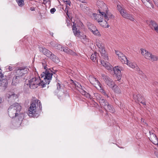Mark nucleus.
Instances as JSON below:
<instances>
[{"instance_id":"f257e3e1","label":"nucleus","mask_w":158,"mask_h":158,"mask_svg":"<svg viewBox=\"0 0 158 158\" xmlns=\"http://www.w3.org/2000/svg\"><path fill=\"white\" fill-rule=\"evenodd\" d=\"M42 63L43 67L45 69V71L43 72L40 76L41 79L43 78V80L42 81L45 87L46 85H48L49 84L52 79L53 73L52 70L53 69L52 68L48 69L47 67V64L45 60H42Z\"/></svg>"},{"instance_id":"f03ea898","label":"nucleus","mask_w":158,"mask_h":158,"mask_svg":"<svg viewBox=\"0 0 158 158\" xmlns=\"http://www.w3.org/2000/svg\"><path fill=\"white\" fill-rule=\"evenodd\" d=\"M21 106L19 103H15L11 105L8 109V114L11 118L16 117L17 115L20 113Z\"/></svg>"},{"instance_id":"7ed1b4c3","label":"nucleus","mask_w":158,"mask_h":158,"mask_svg":"<svg viewBox=\"0 0 158 158\" xmlns=\"http://www.w3.org/2000/svg\"><path fill=\"white\" fill-rule=\"evenodd\" d=\"M29 84L30 85V88L31 89H35L38 87L41 86L42 87H45L40 78L39 76H35L31 78L29 81Z\"/></svg>"},{"instance_id":"20e7f679","label":"nucleus","mask_w":158,"mask_h":158,"mask_svg":"<svg viewBox=\"0 0 158 158\" xmlns=\"http://www.w3.org/2000/svg\"><path fill=\"white\" fill-rule=\"evenodd\" d=\"M36 106H38L40 109H42V105L40 100L36 99L31 102V105L28 110V115L30 116H35Z\"/></svg>"},{"instance_id":"39448f33","label":"nucleus","mask_w":158,"mask_h":158,"mask_svg":"<svg viewBox=\"0 0 158 158\" xmlns=\"http://www.w3.org/2000/svg\"><path fill=\"white\" fill-rule=\"evenodd\" d=\"M142 54L144 57L152 61L158 60V56L152 55L151 52H148L145 49H141Z\"/></svg>"},{"instance_id":"423d86ee","label":"nucleus","mask_w":158,"mask_h":158,"mask_svg":"<svg viewBox=\"0 0 158 158\" xmlns=\"http://www.w3.org/2000/svg\"><path fill=\"white\" fill-rule=\"evenodd\" d=\"M101 106L103 107L106 111H109L113 113L115 112V110L113 106L109 104L107 101L103 98L100 100L99 102Z\"/></svg>"},{"instance_id":"0eeeda50","label":"nucleus","mask_w":158,"mask_h":158,"mask_svg":"<svg viewBox=\"0 0 158 158\" xmlns=\"http://www.w3.org/2000/svg\"><path fill=\"white\" fill-rule=\"evenodd\" d=\"M117 8L123 17L132 21H133L134 20V19L132 15L131 14L127 13L122 6L120 5H117Z\"/></svg>"},{"instance_id":"6e6552de","label":"nucleus","mask_w":158,"mask_h":158,"mask_svg":"<svg viewBox=\"0 0 158 158\" xmlns=\"http://www.w3.org/2000/svg\"><path fill=\"white\" fill-rule=\"evenodd\" d=\"M29 71V69L27 66H23L18 67L15 70V73L17 76L22 77L24 75L27 73Z\"/></svg>"},{"instance_id":"1a4fd4ad","label":"nucleus","mask_w":158,"mask_h":158,"mask_svg":"<svg viewBox=\"0 0 158 158\" xmlns=\"http://www.w3.org/2000/svg\"><path fill=\"white\" fill-rule=\"evenodd\" d=\"M6 98L9 102H13L15 100L17 99L18 96L13 92L8 91L6 94Z\"/></svg>"},{"instance_id":"9d476101","label":"nucleus","mask_w":158,"mask_h":158,"mask_svg":"<svg viewBox=\"0 0 158 158\" xmlns=\"http://www.w3.org/2000/svg\"><path fill=\"white\" fill-rule=\"evenodd\" d=\"M99 12L102 14V15H104V17L105 20H102V21L99 22V23L101 26L103 27H108L109 26L108 25V21L109 17H108L107 12H106V13H105L104 12H101L100 10H99Z\"/></svg>"},{"instance_id":"9b49d317","label":"nucleus","mask_w":158,"mask_h":158,"mask_svg":"<svg viewBox=\"0 0 158 158\" xmlns=\"http://www.w3.org/2000/svg\"><path fill=\"white\" fill-rule=\"evenodd\" d=\"M102 76L106 83L110 88H113L114 86L115 85L114 82L108 76L103 74H102Z\"/></svg>"},{"instance_id":"f8f14e48","label":"nucleus","mask_w":158,"mask_h":158,"mask_svg":"<svg viewBox=\"0 0 158 158\" xmlns=\"http://www.w3.org/2000/svg\"><path fill=\"white\" fill-rule=\"evenodd\" d=\"M89 80L90 83L97 88H101V85L98 81L92 76H89Z\"/></svg>"},{"instance_id":"ddd939ff","label":"nucleus","mask_w":158,"mask_h":158,"mask_svg":"<svg viewBox=\"0 0 158 158\" xmlns=\"http://www.w3.org/2000/svg\"><path fill=\"white\" fill-rule=\"evenodd\" d=\"M10 77L6 75L4 76L3 74V76H0V86L6 88L8 85L7 80L9 79Z\"/></svg>"},{"instance_id":"4468645a","label":"nucleus","mask_w":158,"mask_h":158,"mask_svg":"<svg viewBox=\"0 0 158 158\" xmlns=\"http://www.w3.org/2000/svg\"><path fill=\"white\" fill-rule=\"evenodd\" d=\"M115 52L116 55L118 57V58L123 64L127 63V57L123 53L118 50H115Z\"/></svg>"},{"instance_id":"2eb2a0df","label":"nucleus","mask_w":158,"mask_h":158,"mask_svg":"<svg viewBox=\"0 0 158 158\" xmlns=\"http://www.w3.org/2000/svg\"><path fill=\"white\" fill-rule=\"evenodd\" d=\"M154 132V131L153 130L149 131L150 137H149V139L154 144H158V139Z\"/></svg>"},{"instance_id":"dca6fc26","label":"nucleus","mask_w":158,"mask_h":158,"mask_svg":"<svg viewBox=\"0 0 158 158\" xmlns=\"http://www.w3.org/2000/svg\"><path fill=\"white\" fill-rule=\"evenodd\" d=\"M122 68L121 67H120L119 66L115 67L113 68L114 73L118 81L120 80L122 74L121 70H122Z\"/></svg>"},{"instance_id":"f3484780","label":"nucleus","mask_w":158,"mask_h":158,"mask_svg":"<svg viewBox=\"0 0 158 158\" xmlns=\"http://www.w3.org/2000/svg\"><path fill=\"white\" fill-rule=\"evenodd\" d=\"M134 99L137 100V101L143 105H146V103L145 98L142 96L141 95H134L133 96Z\"/></svg>"},{"instance_id":"a211bd4d","label":"nucleus","mask_w":158,"mask_h":158,"mask_svg":"<svg viewBox=\"0 0 158 158\" xmlns=\"http://www.w3.org/2000/svg\"><path fill=\"white\" fill-rule=\"evenodd\" d=\"M79 89H78L79 91L83 95L87 98H91V95L86 91V89L83 86L81 85V86L79 87Z\"/></svg>"},{"instance_id":"6ab92c4d","label":"nucleus","mask_w":158,"mask_h":158,"mask_svg":"<svg viewBox=\"0 0 158 158\" xmlns=\"http://www.w3.org/2000/svg\"><path fill=\"white\" fill-rule=\"evenodd\" d=\"M24 115L23 114H20L19 113L16 116V118L15 122L16 125L18 126H20L22 122L23 119Z\"/></svg>"},{"instance_id":"aec40b11","label":"nucleus","mask_w":158,"mask_h":158,"mask_svg":"<svg viewBox=\"0 0 158 158\" xmlns=\"http://www.w3.org/2000/svg\"><path fill=\"white\" fill-rule=\"evenodd\" d=\"M23 78L21 77L17 76L15 74V76L12 79V84L13 85H16L23 80Z\"/></svg>"},{"instance_id":"412c9836","label":"nucleus","mask_w":158,"mask_h":158,"mask_svg":"<svg viewBox=\"0 0 158 158\" xmlns=\"http://www.w3.org/2000/svg\"><path fill=\"white\" fill-rule=\"evenodd\" d=\"M99 51L101 53V56L102 57V58H103L105 60H108V57L107 56L106 52L105 51V48L104 47H102V48H99Z\"/></svg>"},{"instance_id":"4be33fe9","label":"nucleus","mask_w":158,"mask_h":158,"mask_svg":"<svg viewBox=\"0 0 158 158\" xmlns=\"http://www.w3.org/2000/svg\"><path fill=\"white\" fill-rule=\"evenodd\" d=\"M72 30L73 31V32L75 36L80 37V31L79 30L77 29L76 28V24L73 23V26Z\"/></svg>"},{"instance_id":"5701e85b","label":"nucleus","mask_w":158,"mask_h":158,"mask_svg":"<svg viewBox=\"0 0 158 158\" xmlns=\"http://www.w3.org/2000/svg\"><path fill=\"white\" fill-rule=\"evenodd\" d=\"M93 16L94 17V19L97 20L99 23L102 21L103 19L102 18L104 17V15H102L101 14V15L96 14L95 13H93Z\"/></svg>"},{"instance_id":"b1692460","label":"nucleus","mask_w":158,"mask_h":158,"mask_svg":"<svg viewBox=\"0 0 158 158\" xmlns=\"http://www.w3.org/2000/svg\"><path fill=\"white\" fill-rule=\"evenodd\" d=\"M63 51L68 54L73 56H75L77 55L76 53L75 52L73 51L72 50L70 49L68 47L64 48Z\"/></svg>"},{"instance_id":"393cba45","label":"nucleus","mask_w":158,"mask_h":158,"mask_svg":"<svg viewBox=\"0 0 158 158\" xmlns=\"http://www.w3.org/2000/svg\"><path fill=\"white\" fill-rule=\"evenodd\" d=\"M141 1L147 7L149 8H153V5L150 0H141Z\"/></svg>"},{"instance_id":"a878e982","label":"nucleus","mask_w":158,"mask_h":158,"mask_svg":"<svg viewBox=\"0 0 158 158\" xmlns=\"http://www.w3.org/2000/svg\"><path fill=\"white\" fill-rule=\"evenodd\" d=\"M101 64L108 70L110 69V68H111L110 67V64L108 62L105 61L103 60H101Z\"/></svg>"},{"instance_id":"bb28decb","label":"nucleus","mask_w":158,"mask_h":158,"mask_svg":"<svg viewBox=\"0 0 158 158\" xmlns=\"http://www.w3.org/2000/svg\"><path fill=\"white\" fill-rule=\"evenodd\" d=\"M149 26L152 30L158 25L157 23L154 20H151L149 22Z\"/></svg>"},{"instance_id":"cd10ccee","label":"nucleus","mask_w":158,"mask_h":158,"mask_svg":"<svg viewBox=\"0 0 158 158\" xmlns=\"http://www.w3.org/2000/svg\"><path fill=\"white\" fill-rule=\"evenodd\" d=\"M87 25L89 29L92 32L94 31H95V30H96V26L92 23L88 22L87 23Z\"/></svg>"},{"instance_id":"c85d7f7f","label":"nucleus","mask_w":158,"mask_h":158,"mask_svg":"<svg viewBox=\"0 0 158 158\" xmlns=\"http://www.w3.org/2000/svg\"><path fill=\"white\" fill-rule=\"evenodd\" d=\"M111 88L114 91L115 93L118 94H121V90L120 88L118 86L115 85L114 86L113 88Z\"/></svg>"},{"instance_id":"c756f323","label":"nucleus","mask_w":158,"mask_h":158,"mask_svg":"<svg viewBox=\"0 0 158 158\" xmlns=\"http://www.w3.org/2000/svg\"><path fill=\"white\" fill-rule=\"evenodd\" d=\"M98 55V53L96 52H95L94 54H93L91 55L90 59L93 61H98L97 58Z\"/></svg>"},{"instance_id":"7c9ffc66","label":"nucleus","mask_w":158,"mask_h":158,"mask_svg":"<svg viewBox=\"0 0 158 158\" xmlns=\"http://www.w3.org/2000/svg\"><path fill=\"white\" fill-rule=\"evenodd\" d=\"M50 58L52 60L56 63H58L60 60L58 57H56L55 55L54 54H52V56L50 57Z\"/></svg>"},{"instance_id":"2f4dec72","label":"nucleus","mask_w":158,"mask_h":158,"mask_svg":"<svg viewBox=\"0 0 158 158\" xmlns=\"http://www.w3.org/2000/svg\"><path fill=\"white\" fill-rule=\"evenodd\" d=\"M29 88H30V87L29 84H25L23 87V91L24 92L26 93H28Z\"/></svg>"},{"instance_id":"473e14b6","label":"nucleus","mask_w":158,"mask_h":158,"mask_svg":"<svg viewBox=\"0 0 158 158\" xmlns=\"http://www.w3.org/2000/svg\"><path fill=\"white\" fill-rule=\"evenodd\" d=\"M16 1L19 6L22 7L24 5V0H16Z\"/></svg>"},{"instance_id":"72a5a7b5","label":"nucleus","mask_w":158,"mask_h":158,"mask_svg":"<svg viewBox=\"0 0 158 158\" xmlns=\"http://www.w3.org/2000/svg\"><path fill=\"white\" fill-rule=\"evenodd\" d=\"M94 97L96 98V99L99 100V102H100V100L101 99L103 98L101 95L98 93H95L94 94Z\"/></svg>"},{"instance_id":"f704fd0d","label":"nucleus","mask_w":158,"mask_h":158,"mask_svg":"<svg viewBox=\"0 0 158 158\" xmlns=\"http://www.w3.org/2000/svg\"><path fill=\"white\" fill-rule=\"evenodd\" d=\"M96 45L99 49L102 48L103 47V45L102 42L99 41V40H96Z\"/></svg>"},{"instance_id":"c9c22d12","label":"nucleus","mask_w":158,"mask_h":158,"mask_svg":"<svg viewBox=\"0 0 158 158\" xmlns=\"http://www.w3.org/2000/svg\"><path fill=\"white\" fill-rule=\"evenodd\" d=\"M127 63H123V64H127L130 67H131L133 69L135 68V66L136 65V64H134L130 62V61H129L127 59Z\"/></svg>"},{"instance_id":"e433bc0d","label":"nucleus","mask_w":158,"mask_h":158,"mask_svg":"<svg viewBox=\"0 0 158 158\" xmlns=\"http://www.w3.org/2000/svg\"><path fill=\"white\" fill-rule=\"evenodd\" d=\"M52 54H53L51 52L47 49L44 55H45L47 57L50 58Z\"/></svg>"},{"instance_id":"4c0bfd02","label":"nucleus","mask_w":158,"mask_h":158,"mask_svg":"<svg viewBox=\"0 0 158 158\" xmlns=\"http://www.w3.org/2000/svg\"><path fill=\"white\" fill-rule=\"evenodd\" d=\"M39 51L40 52L44 54L47 49L44 47H39Z\"/></svg>"},{"instance_id":"58836bf2","label":"nucleus","mask_w":158,"mask_h":158,"mask_svg":"<svg viewBox=\"0 0 158 158\" xmlns=\"http://www.w3.org/2000/svg\"><path fill=\"white\" fill-rule=\"evenodd\" d=\"M73 83L75 85L76 88L78 89L79 88V87L81 86V84L76 81H73Z\"/></svg>"},{"instance_id":"ea45409f","label":"nucleus","mask_w":158,"mask_h":158,"mask_svg":"<svg viewBox=\"0 0 158 158\" xmlns=\"http://www.w3.org/2000/svg\"><path fill=\"white\" fill-rule=\"evenodd\" d=\"M92 33L94 35H96L97 36H101V34H100L99 32L97 29V28L96 29V30H95V31H93L92 32Z\"/></svg>"},{"instance_id":"a19ab883","label":"nucleus","mask_w":158,"mask_h":158,"mask_svg":"<svg viewBox=\"0 0 158 158\" xmlns=\"http://www.w3.org/2000/svg\"><path fill=\"white\" fill-rule=\"evenodd\" d=\"M57 49L60 50V51H63V49L64 48H63V47L60 44H57L56 45V47H55Z\"/></svg>"},{"instance_id":"79ce46f5","label":"nucleus","mask_w":158,"mask_h":158,"mask_svg":"<svg viewBox=\"0 0 158 158\" xmlns=\"http://www.w3.org/2000/svg\"><path fill=\"white\" fill-rule=\"evenodd\" d=\"M57 44V43L56 41H52L50 43V46L53 47H56V45Z\"/></svg>"},{"instance_id":"37998d69","label":"nucleus","mask_w":158,"mask_h":158,"mask_svg":"<svg viewBox=\"0 0 158 158\" xmlns=\"http://www.w3.org/2000/svg\"><path fill=\"white\" fill-rule=\"evenodd\" d=\"M69 7L68 6H66V8L64 10L65 12L66 13V15L68 16V17H69V16L68 15V8H69Z\"/></svg>"},{"instance_id":"c03bdc74","label":"nucleus","mask_w":158,"mask_h":158,"mask_svg":"<svg viewBox=\"0 0 158 158\" xmlns=\"http://www.w3.org/2000/svg\"><path fill=\"white\" fill-rule=\"evenodd\" d=\"M100 89L101 92L102 94H103L105 96H107V97H108V95L106 93L105 91L103 89H101V88Z\"/></svg>"},{"instance_id":"a18cd8bd","label":"nucleus","mask_w":158,"mask_h":158,"mask_svg":"<svg viewBox=\"0 0 158 158\" xmlns=\"http://www.w3.org/2000/svg\"><path fill=\"white\" fill-rule=\"evenodd\" d=\"M66 2L65 4H66V6H68L69 5V6H70L71 4V2L69 0H68L67 1L65 2Z\"/></svg>"},{"instance_id":"49530a36","label":"nucleus","mask_w":158,"mask_h":158,"mask_svg":"<svg viewBox=\"0 0 158 158\" xmlns=\"http://www.w3.org/2000/svg\"><path fill=\"white\" fill-rule=\"evenodd\" d=\"M66 23L67 26H70V21L68 19L66 20Z\"/></svg>"},{"instance_id":"de8ad7c7","label":"nucleus","mask_w":158,"mask_h":158,"mask_svg":"<svg viewBox=\"0 0 158 158\" xmlns=\"http://www.w3.org/2000/svg\"><path fill=\"white\" fill-rule=\"evenodd\" d=\"M57 89L58 90H59L60 89V85L58 83H57L56 84Z\"/></svg>"},{"instance_id":"09e8293b","label":"nucleus","mask_w":158,"mask_h":158,"mask_svg":"<svg viewBox=\"0 0 158 158\" xmlns=\"http://www.w3.org/2000/svg\"><path fill=\"white\" fill-rule=\"evenodd\" d=\"M56 10L55 8H52L50 10V12L51 14H53Z\"/></svg>"},{"instance_id":"8fccbe9b","label":"nucleus","mask_w":158,"mask_h":158,"mask_svg":"<svg viewBox=\"0 0 158 158\" xmlns=\"http://www.w3.org/2000/svg\"><path fill=\"white\" fill-rule=\"evenodd\" d=\"M13 70L12 67L10 66H9L8 68L6 69V70L7 71H11Z\"/></svg>"},{"instance_id":"3c124183","label":"nucleus","mask_w":158,"mask_h":158,"mask_svg":"<svg viewBox=\"0 0 158 158\" xmlns=\"http://www.w3.org/2000/svg\"><path fill=\"white\" fill-rule=\"evenodd\" d=\"M135 70L137 71H139V73H140L141 72H142L141 71H140L139 68L136 65L135 66Z\"/></svg>"},{"instance_id":"603ef678","label":"nucleus","mask_w":158,"mask_h":158,"mask_svg":"<svg viewBox=\"0 0 158 158\" xmlns=\"http://www.w3.org/2000/svg\"><path fill=\"white\" fill-rule=\"evenodd\" d=\"M155 5L158 7V0H153Z\"/></svg>"},{"instance_id":"864d4df0","label":"nucleus","mask_w":158,"mask_h":158,"mask_svg":"<svg viewBox=\"0 0 158 158\" xmlns=\"http://www.w3.org/2000/svg\"><path fill=\"white\" fill-rule=\"evenodd\" d=\"M156 32L158 33V25L156 26L154 29Z\"/></svg>"},{"instance_id":"5fc2aeb1","label":"nucleus","mask_w":158,"mask_h":158,"mask_svg":"<svg viewBox=\"0 0 158 158\" xmlns=\"http://www.w3.org/2000/svg\"><path fill=\"white\" fill-rule=\"evenodd\" d=\"M57 71V70H55L54 72H53V74H55L56 73Z\"/></svg>"},{"instance_id":"6e6d98bb","label":"nucleus","mask_w":158,"mask_h":158,"mask_svg":"<svg viewBox=\"0 0 158 158\" xmlns=\"http://www.w3.org/2000/svg\"><path fill=\"white\" fill-rule=\"evenodd\" d=\"M155 154L156 155V156L157 157V158H158V153L156 152H155Z\"/></svg>"},{"instance_id":"4d7b16f0","label":"nucleus","mask_w":158,"mask_h":158,"mask_svg":"<svg viewBox=\"0 0 158 158\" xmlns=\"http://www.w3.org/2000/svg\"><path fill=\"white\" fill-rule=\"evenodd\" d=\"M44 1H45L46 2H50V0H44Z\"/></svg>"},{"instance_id":"13d9d810","label":"nucleus","mask_w":158,"mask_h":158,"mask_svg":"<svg viewBox=\"0 0 158 158\" xmlns=\"http://www.w3.org/2000/svg\"><path fill=\"white\" fill-rule=\"evenodd\" d=\"M2 102V99L1 98H0V103H1Z\"/></svg>"},{"instance_id":"bf43d9fd","label":"nucleus","mask_w":158,"mask_h":158,"mask_svg":"<svg viewBox=\"0 0 158 158\" xmlns=\"http://www.w3.org/2000/svg\"><path fill=\"white\" fill-rule=\"evenodd\" d=\"M65 95H66V94H63V96H63V97H65Z\"/></svg>"},{"instance_id":"052dcab7","label":"nucleus","mask_w":158,"mask_h":158,"mask_svg":"<svg viewBox=\"0 0 158 158\" xmlns=\"http://www.w3.org/2000/svg\"><path fill=\"white\" fill-rule=\"evenodd\" d=\"M0 76H3V74H2V73H0Z\"/></svg>"},{"instance_id":"680f3d73","label":"nucleus","mask_w":158,"mask_h":158,"mask_svg":"<svg viewBox=\"0 0 158 158\" xmlns=\"http://www.w3.org/2000/svg\"><path fill=\"white\" fill-rule=\"evenodd\" d=\"M35 74L36 75V74H38V73H37V72H35Z\"/></svg>"},{"instance_id":"e2e57ef3","label":"nucleus","mask_w":158,"mask_h":158,"mask_svg":"<svg viewBox=\"0 0 158 158\" xmlns=\"http://www.w3.org/2000/svg\"><path fill=\"white\" fill-rule=\"evenodd\" d=\"M113 15H111L110 16V17H111L112 18V17H113Z\"/></svg>"},{"instance_id":"0e129e2a","label":"nucleus","mask_w":158,"mask_h":158,"mask_svg":"<svg viewBox=\"0 0 158 158\" xmlns=\"http://www.w3.org/2000/svg\"><path fill=\"white\" fill-rule=\"evenodd\" d=\"M156 93H157V94H156L157 95H158V91L157 92H156Z\"/></svg>"},{"instance_id":"69168bd1","label":"nucleus","mask_w":158,"mask_h":158,"mask_svg":"<svg viewBox=\"0 0 158 158\" xmlns=\"http://www.w3.org/2000/svg\"><path fill=\"white\" fill-rule=\"evenodd\" d=\"M112 1H115V0H112Z\"/></svg>"}]
</instances>
